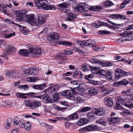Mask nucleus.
<instances>
[{"label": "nucleus", "mask_w": 133, "mask_h": 133, "mask_svg": "<svg viewBox=\"0 0 133 133\" xmlns=\"http://www.w3.org/2000/svg\"><path fill=\"white\" fill-rule=\"evenodd\" d=\"M36 18L34 17V15L29 14L26 16V20L27 22H29L30 24L33 25V23H34V19Z\"/></svg>", "instance_id": "9d476101"}, {"label": "nucleus", "mask_w": 133, "mask_h": 133, "mask_svg": "<svg viewBox=\"0 0 133 133\" xmlns=\"http://www.w3.org/2000/svg\"><path fill=\"white\" fill-rule=\"evenodd\" d=\"M8 50L6 54H8L9 53L10 51H12L14 52H15L16 51V49L15 48L11 45H9L8 46Z\"/></svg>", "instance_id": "4be33fe9"}, {"label": "nucleus", "mask_w": 133, "mask_h": 133, "mask_svg": "<svg viewBox=\"0 0 133 133\" xmlns=\"http://www.w3.org/2000/svg\"><path fill=\"white\" fill-rule=\"evenodd\" d=\"M89 122V119L86 118H81L77 122V124L79 126H81Z\"/></svg>", "instance_id": "f8f14e48"}, {"label": "nucleus", "mask_w": 133, "mask_h": 133, "mask_svg": "<svg viewBox=\"0 0 133 133\" xmlns=\"http://www.w3.org/2000/svg\"><path fill=\"white\" fill-rule=\"evenodd\" d=\"M58 38L59 35L56 33H51L48 35V39L50 41L57 40Z\"/></svg>", "instance_id": "39448f33"}, {"label": "nucleus", "mask_w": 133, "mask_h": 133, "mask_svg": "<svg viewBox=\"0 0 133 133\" xmlns=\"http://www.w3.org/2000/svg\"><path fill=\"white\" fill-rule=\"evenodd\" d=\"M19 53L22 56L34 57L40 56L42 54L41 49L38 47L34 48L30 47L29 50L26 49H21L19 51Z\"/></svg>", "instance_id": "f257e3e1"}, {"label": "nucleus", "mask_w": 133, "mask_h": 133, "mask_svg": "<svg viewBox=\"0 0 133 133\" xmlns=\"http://www.w3.org/2000/svg\"><path fill=\"white\" fill-rule=\"evenodd\" d=\"M46 7L47 8L48 10H55V8L54 7V6L53 5H50L49 6V5H47Z\"/></svg>", "instance_id": "e2e57ef3"}, {"label": "nucleus", "mask_w": 133, "mask_h": 133, "mask_svg": "<svg viewBox=\"0 0 133 133\" xmlns=\"http://www.w3.org/2000/svg\"><path fill=\"white\" fill-rule=\"evenodd\" d=\"M26 71L29 72V74L30 75H35L38 73V70L37 69H35L32 68L30 69H26Z\"/></svg>", "instance_id": "4468645a"}, {"label": "nucleus", "mask_w": 133, "mask_h": 133, "mask_svg": "<svg viewBox=\"0 0 133 133\" xmlns=\"http://www.w3.org/2000/svg\"><path fill=\"white\" fill-rule=\"evenodd\" d=\"M15 35V33L14 32H11L9 34H6L4 36L5 38H8L11 37L12 35L14 36Z\"/></svg>", "instance_id": "3c124183"}, {"label": "nucleus", "mask_w": 133, "mask_h": 133, "mask_svg": "<svg viewBox=\"0 0 133 133\" xmlns=\"http://www.w3.org/2000/svg\"><path fill=\"white\" fill-rule=\"evenodd\" d=\"M46 84L44 83L41 85H35L32 86V87L34 89L39 90H43L45 87Z\"/></svg>", "instance_id": "a211bd4d"}, {"label": "nucleus", "mask_w": 133, "mask_h": 133, "mask_svg": "<svg viewBox=\"0 0 133 133\" xmlns=\"http://www.w3.org/2000/svg\"><path fill=\"white\" fill-rule=\"evenodd\" d=\"M42 0H35V2L36 6L38 7L42 6Z\"/></svg>", "instance_id": "37998d69"}, {"label": "nucleus", "mask_w": 133, "mask_h": 133, "mask_svg": "<svg viewBox=\"0 0 133 133\" xmlns=\"http://www.w3.org/2000/svg\"><path fill=\"white\" fill-rule=\"evenodd\" d=\"M115 109L117 110H118L122 108V107L120 105V104L117 103L116 106L115 107Z\"/></svg>", "instance_id": "774afa93"}, {"label": "nucleus", "mask_w": 133, "mask_h": 133, "mask_svg": "<svg viewBox=\"0 0 133 133\" xmlns=\"http://www.w3.org/2000/svg\"><path fill=\"white\" fill-rule=\"evenodd\" d=\"M107 75L105 76L106 78L109 79V80H112V79L113 77H112V73L110 71H107Z\"/></svg>", "instance_id": "c9c22d12"}, {"label": "nucleus", "mask_w": 133, "mask_h": 133, "mask_svg": "<svg viewBox=\"0 0 133 133\" xmlns=\"http://www.w3.org/2000/svg\"><path fill=\"white\" fill-rule=\"evenodd\" d=\"M16 25L18 26L19 28H21V29L22 32L25 34V35H27L28 34V31L27 30H25L24 27L23 26H22L18 24H16Z\"/></svg>", "instance_id": "c85d7f7f"}, {"label": "nucleus", "mask_w": 133, "mask_h": 133, "mask_svg": "<svg viewBox=\"0 0 133 133\" xmlns=\"http://www.w3.org/2000/svg\"><path fill=\"white\" fill-rule=\"evenodd\" d=\"M104 101L107 107H111L113 106V102L111 98L107 97L104 98Z\"/></svg>", "instance_id": "0eeeda50"}, {"label": "nucleus", "mask_w": 133, "mask_h": 133, "mask_svg": "<svg viewBox=\"0 0 133 133\" xmlns=\"http://www.w3.org/2000/svg\"><path fill=\"white\" fill-rule=\"evenodd\" d=\"M92 45L91 47H92V48L94 50L96 51H98L99 50V48L95 44V43Z\"/></svg>", "instance_id": "5fc2aeb1"}, {"label": "nucleus", "mask_w": 133, "mask_h": 133, "mask_svg": "<svg viewBox=\"0 0 133 133\" xmlns=\"http://www.w3.org/2000/svg\"><path fill=\"white\" fill-rule=\"evenodd\" d=\"M81 4L82 6H81L83 7L84 10V12H85L87 11L88 9V5L87 4L85 3H82Z\"/></svg>", "instance_id": "58836bf2"}, {"label": "nucleus", "mask_w": 133, "mask_h": 133, "mask_svg": "<svg viewBox=\"0 0 133 133\" xmlns=\"http://www.w3.org/2000/svg\"><path fill=\"white\" fill-rule=\"evenodd\" d=\"M123 72V71L118 74V75H117V74H115V78L117 79H118L120 78L121 77H124V76Z\"/></svg>", "instance_id": "603ef678"}, {"label": "nucleus", "mask_w": 133, "mask_h": 133, "mask_svg": "<svg viewBox=\"0 0 133 133\" xmlns=\"http://www.w3.org/2000/svg\"><path fill=\"white\" fill-rule=\"evenodd\" d=\"M59 85H56L53 86L52 87H51L48 90V91L50 92V90L52 91V93H53V92H55L56 91V87H59Z\"/></svg>", "instance_id": "de8ad7c7"}, {"label": "nucleus", "mask_w": 133, "mask_h": 133, "mask_svg": "<svg viewBox=\"0 0 133 133\" xmlns=\"http://www.w3.org/2000/svg\"><path fill=\"white\" fill-rule=\"evenodd\" d=\"M121 120V118L118 117H112L110 118H108V121L110 124H115L118 123Z\"/></svg>", "instance_id": "6e6552de"}, {"label": "nucleus", "mask_w": 133, "mask_h": 133, "mask_svg": "<svg viewBox=\"0 0 133 133\" xmlns=\"http://www.w3.org/2000/svg\"><path fill=\"white\" fill-rule=\"evenodd\" d=\"M28 95V94H24L22 93L17 92L16 94V96L19 98H27V97L25 96V95Z\"/></svg>", "instance_id": "6ab92c4d"}, {"label": "nucleus", "mask_w": 133, "mask_h": 133, "mask_svg": "<svg viewBox=\"0 0 133 133\" xmlns=\"http://www.w3.org/2000/svg\"><path fill=\"white\" fill-rule=\"evenodd\" d=\"M55 108L56 110L59 111H62L66 109V107L62 108L57 105H55Z\"/></svg>", "instance_id": "864d4df0"}, {"label": "nucleus", "mask_w": 133, "mask_h": 133, "mask_svg": "<svg viewBox=\"0 0 133 133\" xmlns=\"http://www.w3.org/2000/svg\"><path fill=\"white\" fill-rule=\"evenodd\" d=\"M46 21L45 18L39 15L38 19H34V23H33V25H36L38 26L43 25Z\"/></svg>", "instance_id": "7ed1b4c3"}, {"label": "nucleus", "mask_w": 133, "mask_h": 133, "mask_svg": "<svg viewBox=\"0 0 133 133\" xmlns=\"http://www.w3.org/2000/svg\"><path fill=\"white\" fill-rule=\"evenodd\" d=\"M66 13L68 17H69L74 19L76 17L75 15L72 13L70 11L66 12Z\"/></svg>", "instance_id": "72a5a7b5"}, {"label": "nucleus", "mask_w": 133, "mask_h": 133, "mask_svg": "<svg viewBox=\"0 0 133 133\" xmlns=\"http://www.w3.org/2000/svg\"><path fill=\"white\" fill-rule=\"evenodd\" d=\"M73 51L71 50H66L64 51V54L66 55H69L72 54Z\"/></svg>", "instance_id": "052dcab7"}, {"label": "nucleus", "mask_w": 133, "mask_h": 133, "mask_svg": "<svg viewBox=\"0 0 133 133\" xmlns=\"http://www.w3.org/2000/svg\"><path fill=\"white\" fill-rule=\"evenodd\" d=\"M15 72L14 71H11V72H9L6 73L5 75H15Z\"/></svg>", "instance_id": "69168bd1"}, {"label": "nucleus", "mask_w": 133, "mask_h": 133, "mask_svg": "<svg viewBox=\"0 0 133 133\" xmlns=\"http://www.w3.org/2000/svg\"><path fill=\"white\" fill-rule=\"evenodd\" d=\"M25 104L27 107H29L30 109L35 110L41 106V103L40 102L38 101H35L33 102L27 101H25Z\"/></svg>", "instance_id": "f03ea898"}, {"label": "nucleus", "mask_w": 133, "mask_h": 133, "mask_svg": "<svg viewBox=\"0 0 133 133\" xmlns=\"http://www.w3.org/2000/svg\"><path fill=\"white\" fill-rule=\"evenodd\" d=\"M4 103L7 106H10V108H11L13 107L12 104L11 102H9L7 101H6L4 102Z\"/></svg>", "instance_id": "680f3d73"}, {"label": "nucleus", "mask_w": 133, "mask_h": 133, "mask_svg": "<svg viewBox=\"0 0 133 133\" xmlns=\"http://www.w3.org/2000/svg\"><path fill=\"white\" fill-rule=\"evenodd\" d=\"M96 122L97 123H99L102 124L104 126H105L106 125V122L104 121H103L102 119H99L96 121Z\"/></svg>", "instance_id": "4c0bfd02"}, {"label": "nucleus", "mask_w": 133, "mask_h": 133, "mask_svg": "<svg viewBox=\"0 0 133 133\" xmlns=\"http://www.w3.org/2000/svg\"><path fill=\"white\" fill-rule=\"evenodd\" d=\"M117 99L118 102H120L122 103H123L126 100V98L124 97H117Z\"/></svg>", "instance_id": "ea45409f"}, {"label": "nucleus", "mask_w": 133, "mask_h": 133, "mask_svg": "<svg viewBox=\"0 0 133 133\" xmlns=\"http://www.w3.org/2000/svg\"><path fill=\"white\" fill-rule=\"evenodd\" d=\"M17 14H20L21 15L24 16V17L26 15H25L26 13V10H22L20 11H17L15 12Z\"/></svg>", "instance_id": "a19ab883"}, {"label": "nucleus", "mask_w": 133, "mask_h": 133, "mask_svg": "<svg viewBox=\"0 0 133 133\" xmlns=\"http://www.w3.org/2000/svg\"><path fill=\"white\" fill-rule=\"evenodd\" d=\"M98 127L96 125H88L85 127L84 129H86V130H83L84 131L87 130L88 131H92L93 130H96L98 129Z\"/></svg>", "instance_id": "ddd939ff"}, {"label": "nucleus", "mask_w": 133, "mask_h": 133, "mask_svg": "<svg viewBox=\"0 0 133 133\" xmlns=\"http://www.w3.org/2000/svg\"><path fill=\"white\" fill-rule=\"evenodd\" d=\"M24 127L27 130H30L31 128V125L30 123L29 122H28L24 124Z\"/></svg>", "instance_id": "7c9ffc66"}, {"label": "nucleus", "mask_w": 133, "mask_h": 133, "mask_svg": "<svg viewBox=\"0 0 133 133\" xmlns=\"http://www.w3.org/2000/svg\"><path fill=\"white\" fill-rule=\"evenodd\" d=\"M82 6L81 4H79L78 7H76L74 9V10L76 11H78L81 13H82L84 12V10L83 9V7L81 6Z\"/></svg>", "instance_id": "bb28decb"}, {"label": "nucleus", "mask_w": 133, "mask_h": 133, "mask_svg": "<svg viewBox=\"0 0 133 133\" xmlns=\"http://www.w3.org/2000/svg\"><path fill=\"white\" fill-rule=\"evenodd\" d=\"M68 97L70 98V99L72 100L76 99L77 101L79 102L80 101L81 99L79 97H75V96H72V94L71 92H69V95L68 96Z\"/></svg>", "instance_id": "412c9836"}, {"label": "nucleus", "mask_w": 133, "mask_h": 133, "mask_svg": "<svg viewBox=\"0 0 133 133\" xmlns=\"http://www.w3.org/2000/svg\"><path fill=\"white\" fill-rule=\"evenodd\" d=\"M111 32L107 31L106 30H100L98 32V34L99 35L105 34L108 35L111 34Z\"/></svg>", "instance_id": "e433bc0d"}, {"label": "nucleus", "mask_w": 133, "mask_h": 133, "mask_svg": "<svg viewBox=\"0 0 133 133\" xmlns=\"http://www.w3.org/2000/svg\"><path fill=\"white\" fill-rule=\"evenodd\" d=\"M89 92L90 94H92L93 95H95L97 94L98 91L97 89L94 88L89 90Z\"/></svg>", "instance_id": "2f4dec72"}, {"label": "nucleus", "mask_w": 133, "mask_h": 133, "mask_svg": "<svg viewBox=\"0 0 133 133\" xmlns=\"http://www.w3.org/2000/svg\"><path fill=\"white\" fill-rule=\"evenodd\" d=\"M124 105L130 109L133 108V103L129 102L126 103L124 104Z\"/></svg>", "instance_id": "a18cd8bd"}, {"label": "nucleus", "mask_w": 133, "mask_h": 133, "mask_svg": "<svg viewBox=\"0 0 133 133\" xmlns=\"http://www.w3.org/2000/svg\"><path fill=\"white\" fill-rule=\"evenodd\" d=\"M81 69L85 72L88 71L89 70L86 65H84L82 66Z\"/></svg>", "instance_id": "0e129e2a"}, {"label": "nucleus", "mask_w": 133, "mask_h": 133, "mask_svg": "<svg viewBox=\"0 0 133 133\" xmlns=\"http://www.w3.org/2000/svg\"><path fill=\"white\" fill-rule=\"evenodd\" d=\"M3 21L4 22H7L9 24H12L16 25V23H15L13 22H11V21L8 19L3 18L2 19Z\"/></svg>", "instance_id": "49530a36"}, {"label": "nucleus", "mask_w": 133, "mask_h": 133, "mask_svg": "<svg viewBox=\"0 0 133 133\" xmlns=\"http://www.w3.org/2000/svg\"><path fill=\"white\" fill-rule=\"evenodd\" d=\"M69 91L68 90H66L65 91H63L61 93V95L62 96H66L67 97H66L67 98H69V99H70V98H68V95H69V93H68L69 92Z\"/></svg>", "instance_id": "f704fd0d"}, {"label": "nucleus", "mask_w": 133, "mask_h": 133, "mask_svg": "<svg viewBox=\"0 0 133 133\" xmlns=\"http://www.w3.org/2000/svg\"><path fill=\"white\" fill-rule=\"evenodd\" d=\"M121 84V82L120 81H116L114 82L113 86L114 87H118Z\"/></svg>", "instance_id": "bf43d9fd"}, {"label": "nucleus", "mask_w": 133, "mask_h": 133, "mask_svg": "<svg viewBox=\"0 0 133 133\" xmlns=\"http://www.w3.org/2000/svg\"><path fill=\"white\" fill-rule=\"evenodd\" d=\"M25 124V123L24 120L23 119H21L19 123V125L20 128H23Z\"/></svg>", "instance_id": "09e8293b"}, {"label": "nucleus", "mask_w": 133, "mask_h": 133, "mask_svg": "<svg viewBox=\"0 0 133 133\" xmlns=\"http://www.w3.org/2000/svg\"><path fill=\"white\" fill-rule=\"evenodd\" d=\"M121 84L125 85L128 84V82L127 81L126 79H124L123 80L120 81Z\"/></svg>", "instance_id": "6e6d98bb"}, {"label": "nucleus", "mask_w": 133, "mask_h": 133, "mask_svg": "<svg viewBox=\"0 0 133 133\" xmlns=\"http://www.w3.org/2000/svg\"><path fill=\"white\" fill-rule=\"evenodd\" d=\"M113 3L111 1H107L104 4V6L107 7L108 6H110L113 5Z\"/></svg>", "instance_id": "c03bdc74"}, {"label": "nucleus", "mask_w": 133, "mask_h": 133, "mask_svg": "<svg viewBox=\"0 0 133 133\" xmlns=\"http://www.w3.org/2000/svg\"><path fill=\"white\" fill-rule=\"evenodd\" d=\"M84 47L89 46L91 47L93 44H95V41L94 40H87L84 41Z\"/></svg>", "instance_id": "2eb2a0df"}, {"label": "nucleus", "mask_w": 133, "mask_h": 133, "mask_svg": "<svg viewBox=\"0 0 133 133\" xmlns=\"http://www.w3.org/2000/svg\"><path fill=\"white\" fill-rule=\"evenodd\" d=\"M12 123V120L11 119H8L6 121V124L5 125V128L6 129H8L10 127Z\"/></svg>", "instance_id": "aec40b11"}, {"label": "nucleus", "mask_w": 133, "mask_h": 133, "mask_svg": "<svg viewBox=\"0 0 133 133\" xmlns=\"http://www.w3.org/2000/svg\"><path fill=\"white\" fill-rule=\"evenodd\" d=\"M95 114L98 116H101L104 115L105 113V111L103 108H94Z\"/></svg>", "instance_id": "423d86ee"}, {"label": "nucleus", "mask_w": 133, "mask_h": 133, "mask_svg": "<svg viewBox=\"0 0 133 133\" xmlns=\"http://www.w3.org/2000/svg\"><path fill=\"white\" fill-rule=\"evenodd\" d=\"M91 108L89 107H83L79 110V112H84L91 110Z\"/></svg>", "instance_id": "b1692460"}, {"label": "nucleus", "mask_w": 133, "mask_h": 133, "mask_svg": "<svg viewBox=\"0 0 133 133\" xmlns=\"http://www.w3.org/2000/svg\"><path fill=\"white\" fill-rule=\"evenodd\" d=\"M79 82L78 81H73L70 82L71 84L74 85H78Z\"/></svg>", "instance_id": "338daca9"}, {"label": "nucleus", "mask_w": 133, "mask_h": 133, "mask_svg": "<svg viewBox=\"0 0 133 133\" xmlns=\"http://www.w3.org/2000/svg\"><path fill=\"white\" fill-rule=\"evenodd\" d=\"M48 1L46 0H42V3L41 8L43 10H48L47 7V5H49Z\"/></svg>", "instance_id": "f3484780"}, {"label": "nucleus", "mask_w": 133, "mask_h": 133, "mask_svg": "<svg viewBox=\"0 0 133 133\" xmlns=\"http://www.w3.org/2000/svg\"><path fill=\"white\" fill-rule=\"evenodd\" d=\"M123 71L121 69L117 68L116 69L115 71V74H117L118 75V74L122 72Z\"/></svg>", "instance_id": "13d9d810"}, {"label": "nucleus", "mask_w": 133, "mask_h": 133, "mask_svg": "<svg viewBox=\"0 0 133 133\" xmlns=\"http://www.w3.org/2000/svg\"><path fill=\"white\" fill-rule=\"evenodd\" d=\"M52 97L54 102H56L59 99L60 95L58 93H56L53 95Z\"/></svg>", "instance_id": "5701e85b"}, {"label": "nucleus", "mask_w": 133, "mask_h": 133, "mask_svg": "<svg viewBox=\"0 0 133 133\" xmlns=\"http://www.w3.org/2000/svg\"><path fill=\"white\" fill-rule=\"evenodd\" d=\"M69 4L66 2H63L62 3L60 4L57 5L59 7L66 8L69 6Z\"/></svg>", "instance_id": "c756f323"}, {"label": "nucleus", "mask_w": 133, "mask_h": 133, "mask_svg": "<svg viewBox=\"0 0 133 133\" xmlns=\"http://www.w3.org/2000/svg\"><path fill=\"white\" fill-rule=\"evenodd\" d=\"M101 8L102 7L99 6H94L90 7L89 9L91 11H96L98 12L101 9Z\"/></svg>", "instance_id": "393cba45"}, {"label": "nucleus", "mask_w": 133, "mask_h": 133, "mask_svg": "<svg viewBox=\"0 0 133 133\" xmlns=\"http://www.w3.org/2000/svg\"><path fill=\"white\" fill-rule=\"evenodd\" d=\"M110 91H107V90H103L102 91V94L103 96H105L110 93Z\"/></svg>", "instance_id": "4d7b16f0"}, {"label": "nucleus", "mask_w": 133, "mask_h": 133, "mask_svg": "<svg viewBox=\"0 0 133 133\" xmlns=\"http://www.w3.org/2000/svg\"><path fill=\"white\" fill-rule=\"evenodd\" d=\"M78 117L77 113H74L67 117V121H69L76 119H78Z\"/></svg>", "instance_id": "dca6fc26"}, {"label": "nucleus", "mask_w": 133, "mask_h": 133, "mask_svg": "<svg viewBox=\"0 0 133 133\" xmlns=\"http://www.w3.org/2000/svg\"><path fill=\"white\" fill-rule=\"evenodd\" d=\"M91 69L92 71H96L97 73H99L101 75H104L105 76L107 75V72L105 70H100L99 68H97L96 67H94Z\"/></svg>", "instance_id": "9b49d317"}, {"label": "nucleus", "mask_w": 133, "mask_h": 133, "mask_svg": "<svg viewBox=\"0 0 133 133\" xmlns=\"http://www.w3.org/2000/svg\"><path fill=\"white\" fill-rule=\"evenodd\" d=\"M15 14L17 15L16 17V19L17 21H21L24 18V16L21 15L20 14H17L16 12Z\"/></svg>", "instance_id": "a878e982"}, {"label": "nucleus", "mask_w": 133, "mask_h": 133, "mask_svg": "<svg viewBox=\"0 0 133 133\" xmlns=\"http://www.w3.org/2000/svg\"><path fill=\"white\" fill-rule=\"evenodd\" d=\"M87 117L90 118L91 119H94L95 118V116L92 113H87L86 115Z\"/></svg>", "instance_id": "8fccbe9b"}, {"label": "nucleus", "mask_w": 133, "mask_h": 133, "mask_svg": "<svg viewBox=\"0 0 133 133\" xmlns=\"http://www.w3.org/2000/svg\"><path fill=\"white\" fill-rule=\"evenodd\" d=\"M40 97L41 99H44V101L46 103H52L54 102L50 98V96L47 94H45L40 96Z\"/></svg>", "instance_id": "20e7f679"}, {"label": "nucleus", "mask_w": 133, "mask_h": 133, "mask_svg": "<svg viewBox=\"0 0 133 133\" xmlns=\"http://www.w3.org/2000/svg\"><path fill=\"white\" fill-rule=\"evenodd\" d=\"M19 88L20 89H22L24 90H25L26 89H28L29 87L27 85H21L19 86Z\"/></svg>", "instance_id": "79ce46f5"}, {"label": "nucleus", "mask_w": 133, "mask_h": 133, "mask_svg": "<svg viewBox=\"0 0 133 133\" xmlns=\"http://www.w3.org/2000/svg\"><path fill=\"white\" fill-rule=\"evenodd\" d=\"M109 16L112 19H124L126 18L125 16L119 14H112L110 15Z\"/></svg>", "instance_id": "1a4fd4ad"}, {"label": "nucleus", "mask_w": 133, "mask_h": 133, "mask_svg": "<svg viewBox=\"0 0 133 133\" xmlns=\"http://www.w3.org/2000/svg\"><path fill=\"white\" fill-rule=\"evenodd\" d=\"M6 6L3 4H0V10L4 14H6Z\"/></svg>", "instance_id": "cd10ccee"}, {"label": "nucleus", "mask_w": 133, "mask_h": 133, "mask_svg": "<svg viewBox=\"0 0 133 133\" xmlns=\"http://www.w3.org/2000/svg\"><path fill=\"white\" fill-rule=\"evenodd\" d=\"M58 43L59 44L63 45H70L72 44V43L67 41H59Z\"/></svg>", "instance_id": "473e14b6"}]
</instances>
